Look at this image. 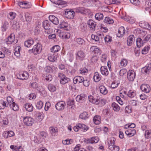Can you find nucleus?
<instances>
[{
  "instance_id": "nucleus-19",
  "label": "nucleus",
  "mask_w": 151,
  "mask_h": 151,
  "mask_svg": "<svg viewBox=\"0 0 151 151\" xmlns=\"http://www.w3.org/2000/svg\"><path fill=\"white\" fill-rule=\"evenodd\" d=\"M83 80L84 78L83 77L77 76L74 78L73 82L74 84H76L77 83H80L83 82Z\"/></svg>"
},
{
  "instance_id": "nucleus-31",
  "label": "nucleus",
  "mask_w": 151,
  "mask_h": 151,
  "mask_svg": "<svg viewBox=\"0 0 151 151\" xmlns=\"http://www.w3.org/2000/svg\"><path fill=\"white\" fill-rule=\"evenodd\" d=\"M8 41H9L11 43H14L15 44L17 43V41L16 42H14L15 39V35L14 33H12L8 37Z\"/></svg>"
},
{
  "instance_id": "nucleus-22",
  "label": "nucleus",
  "mask_w": 151,
  "mask_h": 151,
  "mask_svg": "<svg viewBox=\"0 0 151 151\" xmlns=\"http://www.w3.org/2000/svg\"><path fill=\"white\" fill-rule=\"evenodd\" d=\"M42 26L44 29L46 30L49 29H50V22L47 20L43 22Z\"/></svg>"
},
{
  "instance_id": "nucleus-28",
  "label": "nucleus",
  "mask_w": 151,
  "mask_h": 151,
  "mask_svg": "<svg viewBox=\"0 0 151 151\" xmlns=\"http://www.w3.org/2000/svg\"><path fill=\"white\" fill-rule=\"evenodd\" d=\"M100 92L102 94L105 95L108 93V91L104 86H101L99 87Z\"/></svg>"
},
{
  "instance_id": "nucleus-16",
  "label": "nucleus",
  "mask_w": 151,
  "mask_h": 151,
  "mask_svg": "<svg viewBox=\"0 0 151 151\" xmlns=\"http://www.w3.org/2000/svg\"><path fill=\"white\" fill-rule=\"evenodd\" d=\"M49 18V20L55 24L57 25L59 23V21L58 18L54 15H50Z\"/></svg>"
},
{
  "instance_id": "nucleus-64",
  "label": "nucleus",
  "mask_w": 151,
  "mask_h": 151,
  "mask_svg": "<svg viewBox=\"0 0 151 151\" xmlns=\"http://www.w3.org/2000/svg\"><path fill=\"white\" fill-rule=\"evenodd\" d=\"M125 112L129 113L131 112V108L130 106H126L125 109Z\"/></svg>"
},
{
  "instance_id": "nucleus-32",
  "label": "nucleus",
  "mask_w": 151,
  "mask_h": 151,
  "mask_svg": "<svg viewBox=\"0 0 151 151\" xmlns=\"http://www.w3.org/2000/svg\"><path fill=\"white\" fill-rule=\"evenodd\" d=\"M24 16L25 18V21L28 22H30L32 20V16L28 12L24 13Z\"/></svg>"
},
{
  "instance_id": "nucleus-26",
  "label": "nucleus",
  "mask_w": 151,
  "mask_h": 151,
  "mask_svg": "<svg viewBox=\"0 0 151 151\" xmlns=\"http://www.w3.org/2000/svg\"><path fill=\"white\" fill-rule=\"evenodd\" d=\"M88 114L86 112L84 111L80 114L79 117L82 119L86 120L88 118Z\"/></svg>"
},
{
  "instance_id": "nucleus-33",
  "label": "nucleus",
  "mask_w": 151,
  "mask_h": 151,
  "mask_svg": "<svg viewBox=\"0 0 151 151\" xmlns=\"http://www.w3.org/2000/svg\"><path fill=\"white\" fill-rule=\"evenodd\" d=\"M101 77L99 76V73L96 72L94 73L93 79L94 81L98 82L101 80Z\"/></svg>"
},
{
  "instance_id": "nucleus-34",
  "label": "nucleus",
  "mask_w": 151,
  "mask_h": 151,
  "mask_svg": "<svg viewBox=\"0 0 151 151\" xmlns=\"http://www.w3.org/2000/svg\"><path fill=\"white\" fill-rule=\"evenodd\" d=\"M52 1L56 4L59 5H64L66 4V2L62 0H51Z\"/></svg>"
},
{
  "instance_id": "nucleus-9",
  "label": "nucleus",
  "mask_w": 151,
  "mask_h": 151,
  "mask_svg": "<svg viewBox=\"0 0 151 151\" xmlns=\"http://www.w3.org/2000/svg\"><path fill=\"white\" fill-rule=\"evenodd\" d=\"M141 71L143 73L149 74L151 71V63L147 65L145 67L142 68Z\"/></svg>"
},
{
  "instance_id": "nucleus-36",
  "label": "nucleus",
  "mask_w": 151,
  "mask_h": 151,
  "mask_svg": "<svg viewBox=\"0 0 151 151\" xmlns=\"http://www.w3.org/2000/svg\"><path fill=\"white\" fill-rule=\"evenodd\" d=\"M109 148L111 151H119V147L118 146H116L114 145H109Z\"/></svg>"
},
{
  "instance_id": "nucleus-55",
  "label": "nucleus",
  "mask_w": 151,
  "mask_h": 151,
  "mask_svg": "<svg viewBox=\"0 0 151 151\" xmlns=\"http://www.w3.org/2000/svg\"><path fill=\"white\" fill-rule=\"evenodd\" d=\"M43 106L42 102L40 101L39 102H38L36 105V106L37 108L39 109H40L42 108Z\"/></svg>"
},
{
  "instance_id": "nucleus-11",
  "label": "nucleus",
  "mask_w": 151,
  "mask_h": 151,
  "mask_svg": "<svg viewBox=\"0 0 151 151\" xmlns=\"http://www.w3.org/2000/svg\"><path fill=\"white\" fill-rule=\"evenodd\" d=\"M140 88L142 91L146 93H148L150 90V88L149 85L146 84H142Z\"/></svg>"
},
{
  "instance_id": "nucleus-13",
  "label": "nucleus",
  "mask_w": 151,
  "mask_h": 151,
  "mask_svg": "<svg viewBox=\"0 0 151 151\" xmlns=\"http://www.w3.org/2000/svg\"><path fill=\"white\" fill-rule=\"evenodd\" d=\"M135 41L134 36L133 35H129L127 38V44L128 46H131Z\"/></svg>"
},
{
  "instance_id": "nucleus-25",
  "label": "nucleus",
  "mask_w": 151,
  "mask_h": 151,
  "mask_svg": "<svg viewBox=\"0 0 151 151\" xmlns=\"http://www.w3.org/2000/svg\"><path fill=\"white\" fill-rule=\"evenodd\" d=\"M34 43L33 40L30 39H28L25 41L24 42V45L25 47H29L31 46Z\"/></svg>"
},
{
  "instance_id": "nucleus-5",
  "label": "nucleus",
  "mask_w": 151,
  "mask_h": 151,
  "mask_svg": "<svg viewBox=\"0 0 151 151\" xmlns=\"http://www.w3.org/2000/svg\"><path fill=\"white\" fill-rule=\"evenodd\" d=\"M135 73L132 70H129L127 73V78L128 80L131 81H133L135 78Z\"/></svg>"
},
{
  "instance_id": "nucleus-2",
  "label": "nucleus",
  "mask_w": 151,
  "mask_h": 151,
  "mask_svg": "<svg viewBox=\"0 0 151 151\" xmlns=\"http://www.w3.org/2000/svg\"><path fill=\"white\" fill-rule=\"evenodd\" d=\"M42 50V45L41 44L37 43L35 45L31 50H29L30 52H32L34 55H37L40 53Z\"/></svg>"
},
{
  "instance_id": "nucleus-1",
  "label": "nucleus",
  "mask_w": 151,
  "mask_h": 151,
  "mask_svg": "<svg viewBox=\"0 0 151 151\" xmlns=\"http://www.w3.org/2000/svg\"><path fill=\"white\" fill-rule=\"evenodd\" d=\"M6 100L7 102V105L9 106L10 108L14 111H17L19 109V107L13 101L12 98L11 97L9 96L6 98Z\"/></svg>"
},
{
  "instance_id": "nucleus-27",
  "label": "nucleus",
  "mask_w": 151,
  "mask_h": 151,
  "mask_svg": "<svg viewBox=\"0 0 151 151\" xmlns=\"http://www.w3.org/2000/svg\"><path fill=\"white\" fill-rule=\"evenodd\" d=\"M93 121L96 124H98L101 122V119L100 116L99 115L95 116L93 118Z\"/></svg>"
},
{
  "instance_id": "nucleus-17",
  "label": "nucleus",
  "mask_w": 151,
  "mask_h": 151,
  "mask_svg": "<svg viewBox=\"0 0 151 151\" xmlns=\"http://www.w3.org/2000/svg\"><path fill=\"white\" fill-rule=\"evenodd\" d=\"M34 116L38 120L40 121L43 118V114L39 111H35L34 112Z\"/></svg>"
},
{
  "instance_id": "nucleus-10",
  "label": "nucleus",
  "mask_w": 151,
  "mask_h": 151,
  "mask_svg": "<svg viewBox=\"0 0 151 151\" xmlns=\"http://www.w3.org/2000/svg\"><path fill=\"white\" fill-rule=\"evenodd\" d=\"M88 27L91 30L95 31L96 28V25L93 21L91 19L89 20L87 22Z\"/></svg>"
},
{
  "instance_id": "nucleus-14",
  "label": "nucleus",
  "mask_w": 151,
  "mask_h": 151,
  "mask_svg": "<svg viewBox=\"0 0 151 151\" xmlns=\"http://www.w3.org/2000/svg\"><path fill=\"white\" fill-rule=\"evenodd\" d=\"M76 58L77 60H82L85 57V54L82 51H79L76 54Z\"/></svg>"
},
{
  "instance_id": "nucleus-21",
  "label": "nucleus",
  "mask_w": 151,
  "mask_h": 151,
  "mask_svg": "<svg viewBox=\"0 0 151 151\" xmlns=\"http://www.w3.org/2000/svg\"><path fill=\"white\" fill-rule=\"evenodd\" d=\"M125 29L123 27H120L118 30V32L117 34V36L118 37H121L123 36L125 33Z\"/></svg>"
},
{
  "instance_id": "nucleus-4",
  "label": "nucleus",
  "mask_w": 151,
  "mask_h": 151,
  "mask_svg": "<svg viewBox=\"0 0 151 151\" xmlns=\"http://www.w3.org/2000/svg\"><path fill=\"white\" fill-rule=\"evenodd\" d=\"M34 120L30 117L27 116L23 119L24 123L26 125L30 126L33 124Z\"/></svg>"
},
{
  "instance_id": "nucleus-23",
  "label": "nucleus",
  "mask_w": 151,
  "mask_h": 151,
  "mask_svg": "<svg viewBox=\"0 0 151 151\" xmlns=\"http://www.w3.org/2000/svg\"><path fill=\"white\" fill-rule=\"evenodd\" d=\"M101 74L107 76L109 74V71L106 66H101L100 68Z\"/></svg>"
},
{
  "instance_id": "nucleus-47",
  "label": "nucleus",
  "mask_w": 151,
  "mask_h": 151,
  "mask_svg": "<svg viewBox=\"0 0 151 151\" xmlns=\"http://www.w3.org/2000/svg\"><path fill=\"white\" fill-rule=\"evenodd\" d=\"M44 76L45 80L47 81H50L52 79V76L48 73H46L44 74Z\"/></svg>"
},
{
  "instance_id": "nucleus-52",
  "label": "nucleus",
  "mask_w": 151,
  "mask_h": 151,
  "mask_svg": "<svg viewBox=\"0 0 151 151\" xmlns=\"http://www.w3.org/2000/svg\"><path fill=\"white\" fill-rule=\"evenodd\" d=\"M16 16V14L15 13L11 12L9 13L8 16V18L12 20L14 19Z\"/></svg>"
},
{
  "instance_id": "nucleus-24",
  "label": "nucleus",
  "mask_w": 151,
  "mask_h": 151,
  "mask_svg": "<svg viewBox=\"0 0 151 151\" xmlns=\"http://www.w3.org/2000/svg\"><path fill=\"white\" fill-rule=\"evenodd\" d=\"M86 96L85 94H81L77 96L76 97V100L77 101L80 102L81 101H84L86 99Z\"/></svg>"
},
{
  "instance_id": "nucleus-30",
  "label": "nucleus",
  "mask_w": 151,
  "mask_h": 151,
  "mask_svg": "<svg viewBox=\"0 0 151 151\" xmlns=\"http://www.w3.org/2000/svg\"><path fill=\"white\" fill-rule=\"evenodd\" d=\"M25 108L29 112L32 111L33 109V106L31 104H26L25 105Z\"/></svg>"
},
{
  "instance_id": "nucleus-18",
  "label": "nucleus",
  "mask_w": 151,
  "mask_h": 151,
  "mask_svg": "<svg viewBox=\"0 0 151 151\" xmlns=\"http://www.w3.org/2000/svg\"><path fill=\"white\" fill-rule=\"evenodd\" d=\"M126 134L129 137L133 136L136 133V131L134 129H129L125 132Z\"/></svg>"
},
{
  "instance_id": "nucleus-46",
  "label": "nucleus",
  "mask_w": 151,
  "mask_h": 151,
  "mask_svg": "<svg viewBox=\"0 0 151 151\" xmlns=\"http://www.w3.org/2000/svg\"><path fill=\"white\" fill-rule=\"evenodd\" d=\"M8 106L6 104L5 101L2 100L0 101V109H3L5 107H7Z\"/></svg>"
},
{
  "instance_id": "nucleus-40",
  "label": "nucleus",
  "mask_w": 151,
  "mask_h": 151,
  "mask_svg": "<svg viewBox=\"0 0 151 151\" xmlns=\"http://www.w3.org/2000/svg\"><path fill=\"white\" fill-rule=\"evenodd\" d=\"M136 95V93L135 91L130 90L127 94V95L129 97H134Z\"/></svg>"
},
{
  "instance_id": "nucleus-39",
  "label": "nucleus",
  "mask_w": 151,
  "mask_h": 151,
  "mask_svg": "<svg viewBox=\"0 0 151 151\" xmlns=\"http://www.w3.org/2000/svg\"><path fill=\"white\" fill-rule=\"evenodd\" d=\"M88 98L89 101L92 103L96 104V103H97V101L98 99L95 98L92 96H89L88 97Z\"/></svg>"
},
{
  "instance_id": "nucleus-56",
  "label": "nucleus",
  "mask_w": 151,
  "mask_h": 151,
  "mask_svg": "<svg viewBox=\"0 0 151 151\" xmlns=\"http://www.w3.org/2000/svg\"><path fill=\"white\" fill-rule=\"evenodd\" d=\"M86 11L84 8H79L75 10V12L78 13H81L82 14L84 13Z\"/></svg>"
},
{
  "instance_id": "nucleus-60",
  "label": "nucleus",
  "mask_w": 151,
  "mask_h": 151,
  "mask_svg": "<svg viewBox=\"0 0 151 151\" xmlns=\"http://www.w3.org/2000/svg\"><path fill=\"white\" fill-rule=\"evenodd\" d=\"M28 3L25 2H20L18 3L19 5L20 6L21 8H27V7H25L23 6V5H26Z\"/></svg>"
},
{
  "instance_id": "nucleus-42",
  "label": "nucleus",
  "mask_w": 151,
  "mask_h": 151,
  "mask_svg": "<svg viewBox=\"0 0 151 151\" xmlns=\"http://www.w3.org/2000/svg\"><path fill=\"white\" fill-rule=\"evenodd\" d=\"M59 36L60 37H61L63 39H68L70 37V34L68 33L66 34L65 33H61Z\"/></svg>"
},
{
  "instance_id": "nucleus-54",
  "label": "nucleus",
  "mask_w": 151,
  "mask_h": 151,
  "mask_svg": "<svg viewBox=\"0 0 151 151\" xmlns=\"http://www.w3.org/2000/svg\"><path fill=\"white\" fill-rule=\"evenodd\" d=\"M116 139L114 137H112L111 138L110 141L108 142V146L109 145H114L115 144V141Z\"/></svg>"
},
{
  "instance_id": "nucleus-49",
  "label": "nucleus",
  "mask_w": 151,
  "mask_h": 151,
  "mask_svg": "<svg viewBox=\"0 0 151 151\" xmlns=\"http://www.w3.org/2000/svg\"><path fill=\"white\" fill-rule=\"evenodd\" d=\"M68 26V24L64 22L60 23L59 25V27L61 29L65 28Z\"/></svg>"
},
{
  "instance_id": "nucleus-3",
  "label": "nucleus",
  "mask_w": 151,
  "mask_h": 151,
  "mask_svg": "<svg viewBox=\"0 0 151 151\" xmlns=\"http://www.w3.org/2000/svg\"><path fill=\"white\" fill-rule=\"evenodd\" d=\"M58 77L60 79V83L62 84H64L70 81V78L66 77L64 74L62 73H59Z\"/></svg>"
},
{
  "instance_id": "nucleus-61",
  "label": "nucleus",
  "mask_w": 151,
  "mask_h": 151,
  "mask_svg": "<svg viewBox=\"0 0 151 151\" xmlns=\"http://www.w3.org/2000/svg\"><path fill=\"white\" fill-rule=\"evenodd\" d=\"M149 48V47L148 46L145 47L142 50V54H146L148 51Z\"/></svg>"
},
{
  "instance_id": "nucleus-51",
  "label": "nucleus",
  "mask_w": 151,
  "mask_h": 151,
  "mask_svg": "<svg viewBox=\"0 0 151 151\" xmlns=\"http://www.w3.org/2000/svg\"><path fill=\"white\" fill-rule=\"evenodd\" d=\"M9 24L7 22H5L3 26L2 27V30L4 32L6 31L8 26Z\"/></svg>"
},
{
  "instance_id": "nucleus-45",
  "label": "nucleus",
  "mask_w": 151,
  "mask_h": 151,
  "mask_svg": "<svg viewBox=\"0 0 151 151\" xmlns=\"http://www.w3.org/2000/svg\"><path fill=\"white\" fill-rule=\"evenodd\" d=\"M95 17L97 20H100L102 19L103 18V15L101 13H98L96 14Z\"/></svg>"
},
{
  "instance_id": "nucleus-53",
  "label": "nucleus",
  "mask_w": 151,
  "mask_h": 151,
  "mask_svg": "<svg viewBox=\"0 0 151 151\" xmlns=\"http://www.w3.org/2000/svg\"><path fill=\"white\" fill-rule=\"evenodd\" d=\"M91 49L92 52L96 54H98L99 52V49L95 46H93L91 47Z\"/></svg>"
},
{
  "instance_id": "nucleus-38",
  "label": "nucleus",
  "mask_w": 151,
  "mask_h": 151,
  "mask_svg": "<svg viewBox=\"0 0 151 151\" xmlns=\"http://www.w3.org/2000/svg\"><path fill=\"white\" fill-rule=\"evenodd\" d=\"M97 102V103H96V104L102 106L105 104L106 101L104 99H101V100L98 99Z\"/></svg>"
},
{
  "instance_id": "nucleus-59",
  "label": "nucleus",
  "mask_w": 151,
  "mask_h": 151,
  "mask_svg": "<svg viewBox=\"0 0 151 151\" xmlns=\"http://www.w3.org/2000/svg\"><path fill=\"white\" fill-rule=\"evenodd\" d=\"M50 133L53 136L54 135L55 133L58 132L57 129H56L55 128L52 127H50Z\"/></svg>"
},
{
  "instance_id": "nucleus-29",
  "label": "nucleus",
  "mask_w": 151,
  "mask_h": 151,
  "mask_svg": "<svg viewBox=\"0 0 151 151\" xmlns=\"http://www.w3.org/2000/svg\"><path fill=\"white\" fill-rule=\"evenodd\" d=\"M75 41L78 44L80 45H83L85 44V41L83 38H78L76 39Z\"/></svg>"
},
{
  "instance_id": "nucleus-41",
  "label": "nucleus",
  "mask_w": 151,
  "mask_h": 151,
  "mask_svg": "<svg viewBox=\"0 0 151 151\" xmlns=\"http://www.w3.org/2000/svg\"><path fill=\"white\" fill-rule=\"evenodd\" d=\"M21 50V47L19 46L16 47L15 49V52L14 55L17 57H19L20 55V51Z\"/></svg>"
},
{
  "instance_id": "nucleus-57",
  "label": "nucleus",
  "mask_w": 151,
  "mask_h": 151,
  "mask_svg": "<svg viewBox=\"0 0 151 151\" xmlns=\"http://www.w3.org/2000/svg\"><path fill=\"white\" fill-rule=\"evenodd\" d=\"M127 63V60L125 59H122L120 63V66L123 67L126 66Z\"/></svg>"
},
{
  "instance_id": "nucleus-43",
  "label": "nucleus",
  "mask_w": 151,
  "mask_h": 151,
  "mask_svg": "<svg viewBox=\"0 0 151 151\" xmlns=\"http://www.w3.org/2000/svg\"><path fill=\"white\" fill-rule=\"evenodd\" d=\"M111 106L113 108V110L116 111H118L120 109V107L117 104L115 103H113L112 104Z\"/></svg>"
},
{
  "instance_id": "nucleus-63",
  "label": "nucleus",
  "mask_w": 151,
  "mask_h": 151,
  "mask_svg": "<svg viewBox=\"0 0 151 151\" xmlns=\"http://www.w3.org/2000/svg\"><path fill=\"white\" fill-rule=\"evenodd\" d=\"M104 40L105 42H111V37L109 35H107L105 37Z\"/></svg>"
},
{
  "instance_id": "nucleus-58",
  "label": "nucleus",
  "mask_w": 151,
  "mask_h": 151,
  "mask_svg": "<svg viewBox=\"0 0 151 151\" xmlns=\"http://www.w3.org/2000/svg\"><path fill=\"white\" fill-rule=\"evenodd\" d=\"M130 2L135 5L139 4L140 2L139 0H129Z\"/></svg>"
},
{
  "instance_id": "nucleus-62",
  "label": "nucleus",
  "mask_w": 151,
  "mask_h": 151,
  "mask_svg": "<svg viewBox=\"0 0 151 151\" xmlns=\"http://www.w3.org/2000/svg\"><path fill=\"white\" fill-rule=\"evenodd\" d=\"M91 38L92 40H94L96 42L99 41V37L95 35H91Z\"/></svg>"
},
{
  "instance_id": "nucleus-15",
  "label": "nucleus",
  "mask_w": 151,
  "mask_h": 151,
  "mask_svg": "<svg viewBox=\"0 0 151 151\" xmlns=\"http://www.w3.org/2000/svg\"><path fill=\"white\" fill-rule=\"evenodd\" d=\"M58 53H52L49 54L48 57V60L51 62H54L57 60Z\"/></svg>"
},
{
  "instance_id": "nucleus-6",
  "label": "nucleus",
  "mask_w": 151,
  "mask_h": 151,
  "mask_svg": "<svg viewBox=\"0 0 151 151\" xmlns=\"http://www.w3.org/2000/svg\"><path fill=\"white\" fill-rule=\"evenodd\" d=\"M29 76L28 73L26 72L19 73L17 75V78L21 80L26 79L28 78Z\"/></svg>"
},
{
  "instance_id": "nucleus-48",
  "label": "nucleus",
  "mask_w": 151,
  "mask_h": 151,
  "mask_svg": "<svg viewBox=\"0 0 151 151\" xmlns=\"http://www.w3.org/2000/svg\"><path fill=\"white\" fill-rule=\"evenodd\" d=\"M48 88L49 91L52 92H54L56 90V88L55 86L52 84H49Z\"/></svg>"
},
{
  "instance_id": "nucleus-37",
  "label": "nucleus",
  "mask_w": 151,
  "mask_h": 151,
  "mask_svg": "<svg viewBox=\"0 0 151 151\" xmlns=\"http://www.w3.org/2000/svg\"><path fill=\"white\" fill-rule=\"evenodd\" d=\"M137 46L138 47H140L142 46L143 43H144L143 40H142V39L140 38H137L136 41Z\"/></svg>"
},
{
  "instance_id": "nucleus-50",
  "label": "nucleus",
  "mask_w": 151,
  "mask_h": 151,
  "mask_svg": "<svg viewBox=\"0 0 151 151\" xmlns=\"http://www.w3.org/2000/svg\"><path fill=\"white\" fill-rule=\"evenodd\" d=\"M151 130H147L145 131V136L146 138L148 139L151 136Z\"/></svg>"
},
{
  "instance_id": "nucleus-7",
  "label": "nucleus",
  "mask_w": 151,
  "mask_h": 151,
  "mask_svg": "<svg viewBox=\"0 0 151 151\" xmlns=\"http://www.w3.org/2000/svg\"><path fill=\"white\" fill-rule=\"evenodd\" d=\"M65 105V103L63 101L58 102L55 105L56 109L59 111L62 110L64 109Z\"/></svg>"
},
{
  "instance_id": "nucleus-20",
  "label": "nucleus",
  "mask_w": 151,
  "mask_h": 151,
  "mask_svg": "<svg viewBox=\"0 0 151 151\" xmlns=\"http://www.w3.org/2000/svg\"><path fill=\"white\" fill-rule=\"evenodd\" d=\"M99 141V139L97 137H93L90 139H87V143L88 144H93L94 143H96Z\"/></svg>"
},
{
  "instance_id": "nucleus-8",
  "label": "nucleus",
  "mask_w": 151,
  "mask_h": 151,
  "mask_svg": "<svg viewBox=\"0 0 151 151\" xmlns=\"http://www.w3.org/2000/svg\"><path fill=\"white\" fill-rule=\"evenodd\" d=\"M65 17L69 19H73L75 15V12L73 11L67 10L65 11Z\"/></svg>"
},
{
  "instance_id": "nucleus-44",
  "label": "nucleus",
  "mask_w": 151,
  "mask_h": 151,
  "mask_svg": "<svg viewBox=\"0 0 151 151\" xmlns=\"http://www.w3.org/2000/svg\"><path fill=\"white\" fill-rule=\"evenodd\" d=\"M104 22L105 23L109 24H112L114 22V20L109 17H106L104 19Z\"/></svg>"
},
{
  "instance_id": "nucleus-35",
  "label": "nucleus",
  "mask_w": 151,
  "mask_h": 151,
  "mask_svg": "<svg viewBox=\"0 0 151 151\" xmlns=\"http://www.w3.org/2000/svg\"><path fill=\"white\" fill-rule=\"evenodd\" d=\"M60 49V47L58 45L52 47L51 49V52L53 53L58 52Z\"/></svg>"
},
{
  "instance_id": "nucleus-12",
  "label": "nucleus",
  "mask_w": 151,
  "mask_h": 151,
  "mask_svg": "<svg viewBox=\"0 0 151 151\" xmlns=\"http://www.w3.org/2000/svg\"><path fill=\"white\" fill-rule=\"evenodd\" d=\"M139 26L142 28L149 30L151 29V26L147 22H139Z\"/></svg>"
}]
</instances>
